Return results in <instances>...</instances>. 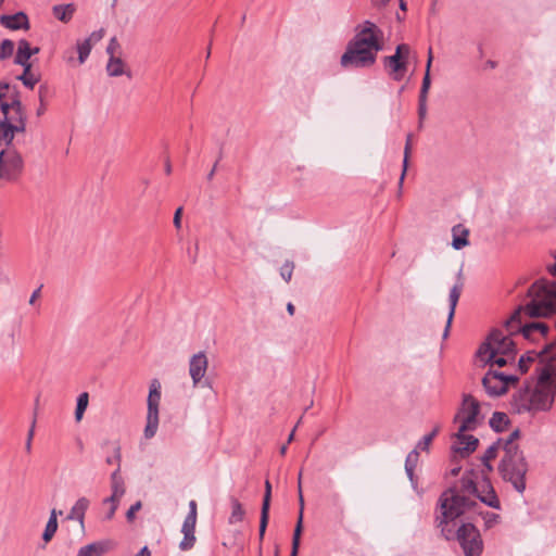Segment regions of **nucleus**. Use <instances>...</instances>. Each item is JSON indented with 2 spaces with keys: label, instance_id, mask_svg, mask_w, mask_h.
<instances>
[{
  "label": "nucleus",
  "instance_id": "obj_62",
  "mask_svg": "<svg viewBox=\"0 0 556 556\" xmlns=\"http://www.w3.org/2000/svg\"><path fill=\"white\" fill-rule=\"evenodd\" d=\"M117 507H118V506H116V505H112V506H111V508L109 509V513H108V515H106V518H108V519H111V518L114 516V514H115V511H116Z\"/></svg>",
  "mask_w": 556,
  "mask_h": 556
},
{
  "label": "nucleus",
  "instance_id": "obj_42",
  "mask_svg": "<svg viewBox=\"0 0 556 556\" xmlns=\"http://www.w3.org/2000/svg\"><path fill=\"white\" fill-rule=\"evenodd\" d=\"M430 87H431L430 74L425 73V76H424V79H422V84H421V88H420L419 99H424V100L428 99V92L430 90Z\"/></svg>",
  "mask_w": 556,
  "mask_h": 556
},
{
  "label": "nucleus",
  "instance_id": "obj_26",
  "mask_svg": "<svg viewBox=\"0 0 556 556\" xmlns=\"http://www.w3.org/2000/svg\"><path fill=\"white\" fill-rule=\"evenodd\" d=\"M106 552V543L94 542L83 546L77 556H102Z\"/></svg>",
  "mask_w": 556,
  "mask_h": 556
},
{
  "label": "nucleus",
  "instance_id": "obj_51",
  "mask_svg": "<svg viewBox=\"0 0 556 556\" xmlns=\"http://www.w3.org/2000/svg\"><path fill=\"white\" fill-rule=\"evenodd\" d=\"M181 214H182V207H178L174 214V226L177 229H180V227H181Z\"/></svg>",
  "mask_w": 556,
  "mask_h": 556
},
{
  "label": "nucleus",
  "instance_id": "obj_57",
  "mask_svg": "<svg viewBox=\"0 0 556 556\" xmlns=\"http://www.w3.org/2000/svg\"><path fill=\"white\" fill-rule=\"evenodd\" d=\"M38 409H39V396H37L35 400V406H34V412H33V419H35V424L37 422Z\"/></svg>",
  "mask_w": 556,
  "mask_h": 556
},
{
  "label": "nucleus",
  "instance_id": "obj_13",
  "mask_svg": "<svg viewBox=\"0 0 556 556\" xmlns=\"http://www.w3.org/2000/svg\"><path fill=\"white\" fill-rule=\"evenodd\" d=\"M463 289H464L463 273H462V270H459L458 275H457V281L452 287V289L450 290V294H448L450 312H448V316H447L446 326H445V329L443 332V339H446L450 334L451 325H452V321H453V318L455 315V309H456L457 303L459 301Z\"/></svg>",
  "mask_w": 556,
  "mask_h": 556
},
{
  "label": "nucleus",
  "instance_id": "obj_11",
  "mask_svg": "<svg viewBox=\"0 0 556 556\" xmlns=\"http://www.w3.org/2000/svg\"><path fill=\"white\" fill-rule=\"evenodd\" d=\"M1 111L3 117L10 121L12 128L16 132H24L26 129V116L22 102L18 99H14L11 103H1Z\"/></svg>",
  "mask_w": 556,
  "mask_h": 556
},
{
  "label": "nucleus",
  "instance_id": "obj_60",
  "mask_svg": "<svg viewBox=\"0 0 556 556\" xmlns=\"http://www.w3.org/2000/svg\"><path fill=\"white\" fill-rule=\"evenodd\" d=\"M136 556H151V553L147 546L142 547Z\"/></svg>",
  "mask_w": 556,
  "mask_h": 556
},
{
  "label": "nucleus",
  "instance_id": "obj_58",
  "mask_svg": "<svg viewBox=\"0 0 556 556\" xmlns=\"http://www.w3.org/2000/svg\"><path fill=\"white\" fill-rule=\"evenodd\" d=\"M9 89V84L0 83V100L5 97V92Z\"/></svg>",
  "mask_w": 556,
  "mask_h": 556
},
{
  "label": "nucleus",
  "instance_id": "obj_31",
  "mask_svg": "<svg viewBox=\"0 0 556 556\" xmlns=\"http://www.w3.org/2000/svg\"><path fill=\"white\" fill-rule=\"evenodd\" d=\"M244 514L245 511L241 503L237 498L231 497V514L229 516V523L233 525L242 521Z\"/></svg>",
  "mask_w": 556,
  "mask_h": 556
},
{
  "label": "nucleus",
  "instance_id": "obj_9",
  "mask_svg": "<svg viewBox=\"0 0 556 556\" xmlns=\"http://www.w3.org/2000/svg\"><path fill=\"white\" fill-rule=\"evenodd\" d=\"M24 170V159L16 149L0 152V176L9 181H16Z\"/></svg>",
  "mask_w": 556,
  "mask_h": 556
},
{
  "label": "nucleus",
  "instance_id": "obj_30",
  "mask_svg": "<svg viewBox=\"0 0 556 556\" xmlns=\"http://www.w3.org/2000/svg\"><path fill=\"white\" fill-rule=\"evenodd\" d=\"M15 132L16 131L12 128L10 121H7L3 117V121H0V143L4 141L7 144H11Z\"/></svg>",
  "mask_w": 556,
  "mask_h": 556
},
{
  "label": "nucleus",
  "instance_id": "obj_35",
  "mask_svg": "<svg viewBox=\"0 0 556 556\" xmlns=\"http://www.w3.org/2000/svg\"><path fill=\"white\" fill-rule=\"evenodd\" d=\"M89 395L87 392H83L77 397L76 410H75V419L76 421H80L83 419L84 413L88 407Z\"/></svg>",
  "mask_w": 556,
  "mask_h": 556
},
{
  "label": "nucleus",
  "instance_id": "obj_19",
  "mask_svg": "<svg viewBox=\"0 0 556 556\" xmlns=\"http://www.w3.org/2000/svg\"><path fill=\"white\" fill-rule=\"evenodd\" d=\"M453 241L452 247L455 250H460L469 244L468 236L469 230L462 224L455 225L452 228Z\"/></svg>",
  "mask_w": 556,
  "mask_h": 556
},
{
  "label": "nucleus",
  "instance_id": "obj_29",
  "mask_svg": "<svg viewBox=\"0 0 556 556\" xmlns=\"http://www.w3.org/2000/svg\"><path fill=\"white\" fill-rule=\"evenodd\" d=\"M125 63L118 56L109 58V62L106 64L108 75L111 77H118L125 74Z\"/></svg>",
  "mask_w": 556,
  "mask_h": 556
},
{
  "label": "nucleus",
  "instance_id": "obj_38",
  "mask_svg": "<svg viewBox=\"0 0 556 556\" xmlns=\"http://www.w3.org/2000/svg\"><path fill=\"white\" fill-rule=\"evenodd\" d=\"M76 48L78 52V63L84 64L88 59L92 48L90 47L89 42H86L85 40L78 41Z\"/></svg>",
  "mask_w": 556,
  "mask_h": 556
},
{
  "label": "nucleus",
  "instance_id": "obj_4",
  "mask_svg": "<svg viewBox=\"0 0 556 556\" xmlns=\"http://www.w3.org/2000/svg\"><path fill=\"white\" fill-rule=\"evenodd\" d=\"M382 38L383 33L375 23L365 21L358 25L341 56V66L348 70L371 66L383 48Z\"/></svg>",
  "mask_w": 556,
  "mask_h": 556
},
{
  "label": "nucleus",
  "instance_id": "obj_5",
  "mask_svg": "<svg viewBox=\"0 0 556 556\" xmlns=\"http://www.w3.org/2000/svg\"><path fill=\"white\" fill-rule=\"evenodd\" d=\"M479 402L472 395L465 394L453 420L455 425H458L452 446L454 457L465 458L476 451L479 440L473 435L466 434V432L477 428L479 425Z\"/></svg>",
  "mask_w": 556,
  "mask_h": 556
},
{
  "label": "nucleus",
  "instance_id": "obj_3",
  "mask_svg": "<svg viewBox=\"0 0 556 556\" xmlns=\"http://www.w3.org/2000/svg\"><path fill=\"white\" fill-rule=\"evenodd\" d=\"M544 364L539 369V376L533 389L527 387L514 395L513 408L521 414H535L549 410L556 395V343L548 345Z\"/></svg>",
  "mask_w": 556,
  "mask_h": 556
},
{
  "label": "nucleus",
  "instance_id": "obj_23",
  "mask_svg": "<svg viewBox=\"0 0 556 556\" xmlns=\"http://www.w3.org/2000/svg\"><path fill=\"white\" fill-rule=\"evenodd\" d=\"M111 489L113 494V500H121L125 494V484L122 476L119 475V466L116 470L111 475Z\"/></svg>",
  "mask_w": 556,
  "mask_h": 556
},
{
  "label": "nucleus",
  "instance_id": "obj_16",
  "mask_svg": "<svg viewBox=\"0 0 556 556\" xmlns=\"http://www.w3.org/2000/svg\"><path fill=\"white\" fill-rule=\"evenodd\" d=\"M301 477L302 473L299 475V502H300V513L298 522L293 532L292 538V548H291V555L290 556H298L300 542H301V534L303 530V509H304V500L302 495V486H301Z\"/></svg>",
  "mask_w": 556,
  "mask_h": 556
},
{
  "label": "nucleus",
  "instance_id": "obj_48",
  "mask_svg": "<svg viewBox=\"0 0 556 556\" xmlns=\"http://www.w3.org/2000/svg\"><path fill=\"white\" fill-rule=\"evenodd\" d=\"M142 507V504L140 501L132 504L129 509L126 513V518L128 521H132L135 519V515L137 511H139Z\"/></svg>",
  "mask_w": 556,
  "mask_h": 556
},
{
  "label": "nucleus",
  "instance_id": "obj_14",
  "mask_svg": "<svg viewBox=\"0 0 556 556\" xmlns=\"http://www.w3.org/2000/svg\"><path fill=\"white\" fill-rule=\"evenodd\" d=\"M207 365V357L203 352H199L191 357L189 363V374L191 376L193 386H198L202 378L205 376Z\"/></svg>",
  "mask_w": 556,
  "mask_h": 556
},
{
  "label": "nucleus",
  "instance_id": "obj_1",
  "mask_svg": "<svg viewBox=\"0 0 556 556\" xmlns=\"http://www.w3.org/2000/svg\"><path fill=\"white\" fill-rule=\"evenodd\" d=\"M555 263L547 270L556 276ZM527 302L519 306L505 324V330H493L477 351V358L485 366L497 355L511 356L515 359L516 346L520 340L540 344L548 334V326L543 321L522 323L521 316L547 317L556 312V281L546 279L535 281L527 293Z\"/></svg>",
  "mask_w": 556,
  "mask_h": 556
},
{
  "label": "nucleus",
  "instance_id": "obj_12",
  "mask_svg": "<svg viewBox=\"0 0 556 556\" xmlns=\"http://www.w3.org/2000/svg\"><path fill=\"white\" fill-rule=\"evenodd\" d=\"M543 343V348L540 351H528L525 355H522L518 362V368L521 374H526L529 370L530 364L534 363L536 359H539L538 366H536V374L539 375L540 367L544 364L545 358L547 356L546 349L548 345L556 343V340L548 341L547 338L545 341H541Z\"/></svg>",
  "mask_w": 556,
  "mask_h": 556
},
{
  "label": "nucleus",
  "instance_id": "obj_34",
  "mask_svg": "<svg viewBox=\"0 0 556 556\" xmlns=\"http://www.w3.org/2000/svg\"><path fill=\"white\" fill-rule=\"evenodd\" d=\"M508 421V417L505 413L495 412L490 419V426L496 432H501L505 429Z\"/></svg>",
  "mask_w": 556,
  "mask_h": 556
},
{
  "label": "nucleus",
  "instance_id": "obj_53",
  "mask_svg": "<svg viewBox=\"0 0 556 556\" xmlns=\"http://www.w3.org/2000/svg\"><path fill=\"white\" fill-rule=\"evenodd\" d=\"M114 462L117 463V466L119 465L121 466V453H119V448L116 450V454L112 457H108L106 458V463L108 464H113Z\"/></svg>",
  "mask_w": 556,
  "mask_h": 556
},
{
  "label": "nucleus",
  "instance_id": "obj_63",
  "mask_svg": "<svg viewBox=\"0 0 556 556\" xmlns=\"http://www.w3.org/2000/svg\"><path fill=\"white\" fill-rule=\"evenodd\" d=\"M216 168H217V162L214 164L213 168L211 169V172L208 173L207 175V179L208 180H212L214 175H215V172H216Z\"/></svg>",
  "mask_w": 556,
  "mask_h": 556
},
{
  "label": "nucleus",
  "instance_id": "obj_61",
  "mask_svg": "<svg viewBox=\"0 0 556 556\" xmlns=\"http://www.w3.org/2000/svg\"><path fill=\"white\" fill-rule=\"evenodd\" d=\"M119 501H121V500H113V494H112L110 497H108V498H105V500H104V503H110V504H111V506H112V505H116V506H118Z\"/></svg>",
  "mask_w": 556,
  "mask_h": 556
},
{
  "label": "nucleus",
  "instance_id": "obj_8",
  "mask_svg": "<svg viewBox=\"0 0 556 556\" xmlns=\"http://www.w3.org/2000/svg\"><path fill=\"white\" fill-rule=\"evenodd\" d=\"M161 402V383L153 379L150 383L149 395L147 400L148 413L147 425L143 431L146 439H152L159 428V406Z\"/></svg>",
  "mask_w": 556,
  "mask_h": 556
},
{
  "label": "nucleus",
  "instance_id": "obj_15",
  "mask_svg": "<svg viewBox=\"0 0 556 556\" xmlns=\"http://www.w3.org/2000/svg\"><path fill=\"white\" fill-rule=\"evenodd\" d=\"M383 64L392 79L401 80L407 71L408 63L395 52L393 55L384 56Z\"/></svg>",
  "mask_w": 556,
  "mask_h": 556
},
{
  "label": "nucleus",
  "instance_id": "obj_6",
  "mask_svg": "<svg viewBox=\"0 0 556 556\" xmlns=\"http://www.w3.org/2000/svg\"><path fill=\"white\" fill-rule=\"evenodd\" d=\"M476 479V471L468 470L444 492H451L454 495H459V497L464 496L468 498L471 503L466 508V514L476 511L477 508H479L478 500L491 508L500 509L501 503L491 483L484 481L479 489Z\"/></svg>",
  "mask_w": 556,
  "mask_h": 556
},
{
  "label": "nucleus",
  "instance_id": "obj_43",
  "mask_svg": "<svg viewBox=\"0 0 556 556\" xmlns=\"http://www.w3.org/2000/svg\"><path fill=\"white\" fill-rule=\"evenodd\" d=\"M105 36V29L100 28L96 31H92L88 38L85 39L86 42H89L90 47L92 48L96 43H98L100 40L103 39Z\"/></svg>",
  "mask_w": 556,
  "mask_h": 556
},
{
  "label": "nucleus",
  "instance_id": "obj_10",
  "mask_svg": "<svg viewBox=\"0 0 556 556\" xmlns=\"http://www.w3.org/2000/svg\"><path fill=\"white\" fill-rule=\"evenodd\" d=\"M518 378L514 375H505L501 371L489 369L482 378V386L490 396H500L504 394L509 384H514Z\"/></svg>",
  "mask_w": 556,
  "mask_h": 556
},
{
  "label": "nucleus",
  "instance_id": "obj_33",
  "mask_svg": "<svg viewBox=\"0 0 556 556\" xmlns=\"http://www.w3.org/2000/svg\"><path fill=\"white\" fill-rule=\"evenodd\" d=\"M412 138H413L412 134H408L407 137H406V143H405V148H404L403 170H402V174H401V177H400V181H399L400 190L402 189V186H403V182H404V178H405V175H406V170H407V167H408V160H409L410 152H412Z\"/></svg>",
  "mask_w": 556,
  "mask_h": 556
},
{
  "label": "nucleus",
  "instance_id": "obj_47",
  "mask_svg": "<svg viewBox=\"0 0 556 556\" xmlns=\"http://www.w3.org/2000/svg\"><path fill=\"white\" fill-rule=\"evenodd\" d=\"M511 359V356L507 355H497L495 358H493L492 362L488 363L486 365H490L491 367L494 365H497L498 367L505 366L509 361Z\"/></svg>",
  "mask_w": 556,
  "mask_h": 556
},
{
  "label": "nucleus",
  "instance_id": "obj_39",
  "mask_svg": "<svg viewBox=\"0 0 556 556\" xmlns=\"http://www.w3.org/2000/svg\"><path fill=\"white\" fill-rule=\"evenodd\" d=\"M14 52V42L10 39H4L0 45V60L10 58Z\"/></svg>",
  "mask_w": 556,
  "mask_h": 556
},
{
  "label": "nucleus",
  "instance_id": "obj_28",
  "mask_svg": "<svg viewBox=\"0 0 556 556\" xmlns=\"http://www.w3.org/2000/svg\"><path fill=\"white\" fill-rule=\"evenodd\" d=\"M197 507L195 501L189 502V513L184 520L181 531H194L198 516Z\"/></svg>",
  "mask_w": 556,
  "mask_h": 556
},
{
  "label": "nucleus",
  "instance_id": "obj_41",
  "mask_svg": "<svg viewBox=\"0 0 556 556\" xmlns=\"http://www.w3.org/2000/svg\"><path fill=\"white\" fill-rule=\"evenodd\" d=\"M294 269V263L291 261H287L280 268V275L286 282L291 280L292 274Z\"/></svg>",
  "mask_w": 556,
  "mask_h": 556
},
{
  "label": "nucleus",
  "instance_id": "obj_18",
  "mask_svg": "<svg viewBox=\"0 0 556 556\" xmlns=\"http://www.w3.org/2000/svg\"><path fill=\"white\" fill-rule=\"evenodd\" d=\"M0 24L13 30L29 28L28 17L24 12H17L13 15H1Z\"/></svg>",
  "mask_w": 556,
  "mask_h": 556
},
{
  "label": "nucleus",
  "instance_id": "obj_7",
  "mask_svg": "<svg viewBox=\"0 0 556 556\" xmlns=\"http://www.w3.org/2000/svg\"><path fill=\"white\" fill-rule=\"evenodd\" d=\"M498 472L502 479L511 483L518 493L526 490V475L528 472V463L523 452L519 447H511L504 452L498 465Z\"/></svg>",
  "mask_w": 556,
  "mask_h": 556
},
{
  "label": "nucleus",
  "instance_id": "obj_54",
  "mask_svg": "<svg viewBox=\"0 0 556 556\" xmlns=\"http://www.w3.org/2000/svg\"><path fill=\"white\" fill-rule=\"evenodd\" d=\"M432 60H433L432 49L429 48L428 60H427L426 72L425 73L430 74V68H431Z\"/></svg>",
  "mask_w": 556,
  "mask_h": 556
},
{
  "label": "nucleus",
  "instance_id": "obj_32",
  "mask_svg": "<svg viewBox=\"0 0 556 556\" xmlns=\"http://www.w3.org/2000/svg\"><path fill=\"white\" fill-rule=\"evenodd\" d=\"M418 459L419 452L417 451V448H415L410 453H408L405 460V471L412 482L414 481V470L418 464Z\"/></svg>",
  "mask_w": 556,
  "mask_h": 556
},
{
  "label": "nucleus",
  "instance_id": "obj_64",
  "mask_svg": "<svg viewBox=\"0 0 556 556\" xmlns=\"http://www.w3.org/2000/svg\"><path fill=\"white\" fill-rule=\"evenodd\" d=\"M460 469H462V468H460L459 466L452 468V469H451V476H453V477L458 476V475H459V472H460Z\"/></svg>",
  "mask_w": 556,
  "mask_h": 556
},
{
  "label": "nucleus",
  "instance_id": "obj_27",
  "mask_svg": "<svg viewBox=\"0 0 556 556\" xmlns=\"http://www.w3.org/2000/svg\"><path fill=\"white\" fill-rule=\"evenodd\" d=\"M58 515H62V511L51 510L50 518L46 525V529L42 534V540L49 542L58 530Z\"/></svg>",
  "mask_w": 556,
  "mask_h": 556
},
{
  "label": "nucleus",
  "instance_id": "obj_59",
  "mask_svg": "<svg viewBox=\"0 0 556 556\" xmlns=\"http://www.w3.org/2000/svg\"><path fill=\"white\" fill-rule=\"evenodd\" d=\"M302 421V417L299 419L298 424L295 425V427L293 428V430L291 431V433L289 434V438H288V441L287 443H291L294 439V433H295V429L296 427L300 425V422Z\"/></svg>",
  "mask_w": 556,
  "mask_h": 556
},
{
  "label": "nucleus",
  "instance_id": "obj_21",
  "mask_svg": "<svg viewBox=\"0 0 556 556\" xmlns=\"http://www.w3.org/2000/svg\"><path fill=\"white\" fill-rule=\"evenodd\" d=\"M23 73L17 76V79L29 89H34L35 85L40 80V75L33 71V64L21 65Z\"/></svg>",
  "mask_w": 556,
  "mask_h": 556
},
{
  "label": "nucleus",
  "instance_id": "obj_52",
  "mask_svg": "<svg viewBox=\"0 0 556 556\" xmlns=\"http://www.w3.org/2000/svg\"><path fill=\"white\" fill-rule=\"evenodd\" d=\"M43 87H40L39 89V99H40V105L37 109V115L41 116L46 112V105L43 103Z\"/></svg>",
  "mask_w": 556,
  "mask_h": 556
},
{
  "label": "nucleus",
  "instance_id": "obj_56",
  "mask_svg": "<svg viewBox=\"0 0 556 556\" xmlns=\"http://www.w3.org/2000/svg\"><path fill=\"white\" fill-rule=\"evenodd\" d=\"M370 1H371V4L378 9L386 7L390 2V0H370Z\"/></svg>",
  "mask_w": 556,
  "mask_h": 556
},
{
  "label": "nucleus",
  "instance_id": "obj_17",
  "mask_svg": "<svg viewBox=\"0 0 556 556\" xmlns=\"http://www.w3.org/2000/svg\"><path fill=\"white\" fill-rule=\"evenodd\" d=\"M270 501H271V484L268 480H266L265 481L264 498H263V504H262V509H261L260 530H258L261 540H263L267 525H268Z\"/></svg>",
  "mask_w": 556,
  "mask_h": 556
},
{
  "label": "nucleus",
  "instance_id": "obj_24",
  "mask_svg": "<svg viewBox=\"0 0 556 556\" xmlns=\"http://www.w3.org/2000/svg\"><path fill=\"white\" fill-rule=\"evenodd\" d=\"M500 450H503L502 441L497 440L492 445H490L488 447V450L485 451V453L482 455L481 462H482V464L485 467L488 472H491L493 470V467L491 465V460L494 459L497 456Z\"/></svg>",
  "mask_w": 556,
  "mask_h": 556
},
{
  "label": "nucleus",
  "instance_id": "obj_25",
  "mask_svg": "<svg viewBox=\"0 0 556 556\" xmlns=\"http://www.w3.org/2000/svg\"><path fill=\"white\" fill-rule=\"evenodd\" d=\"M52 11L55 18L63 23H67L73 17V14L75 12V5L73 3L58 4L53 7Z\"/></svg>",
  "mask_w": 556,
  "mask_h": 556
},
{
  "label": "nucleus",
  "instance_id": "obj_37",
  "mask_svg": "<svg viewBox=\"0 0 556 556\" xmlns=\"http://www.w3.org/2000/svg\"><path fill=\"white\" fill-rule=\"evenodd\" d=\"M519 438H520V430L515 429L513 432L509 433L507 439H498V441H502L503 451L506 452L508 450L509 445L511 447H519L517 444V440H519Z\"/></svg>",
  "mask_w": 556,
  "mask_h": 556
},
{
  "label": "nucleus",
  "instance_id": "obj_45",
  "mask_svg": "<svg viewBox=\"0 0 556 556\" xmlns=\"http://www.w3.org/2000/svg\"><path fill=\"white\" fill-rule=\"evenodd\" d=\"M427 115V100L418 99V117H419V127L422 126V121Z\"/></svg>",
  "mask_w": 556,
  "mask_h": 556
},
{
  "label": "nucleus",
  "instance_id": "obj_22",
  "mask_svg": "<svg viewBox=\"0 0 556 556\" xmlns=\"http://www.w3.org/2000/svg\"><path fill=\"white\" fill-rule=\"evenodd\" d=\"M30 45L27 40L21 39L17 43V51L15 53L14 63L17 65L31 64L30 60Z\"/></svg>",
  "mask_w": 556,
  "mask_h": 556
},
{
  "label": "nucleus",
  "instance_id": "obj_50",
  "mask_svg": "<svg viewBox=\"0 0 556 556\" xmlns=\"http://www.w3.org/2000/svg\"><path fill=\"white\" fill-rule=\"evenodd\" d=\"M431 435H425L418 443H417V451H428L430 444H431Z\"/></svg>",
  "mask_w": 556,
  "mask_h": 556
},
{
  "label": "nucleus",
  "instance_id": "obj_44",
  "mask_svg": "<svg viewBox=\"0 0 556 556\" xmlns=\"http://www.w3.org/2000/svg\"><path fill=\"white\" fill-rule=\"evenodd\" d=\"M121 52V45L116 37H112L109 41V45L106 47V53L112 56H116V53Z\"/></svg>",
  "mask_w": 556,
  "mask_h": 556
},
{
  "label": "nucleus",
  "instance_id": "obj_36",
  "mask_svg": "<svg viewBox=\"0 0 556 556\" xmlns=\"http://www.w3.org/2000/svg\"><path fill=\"white\" fill-rule=\"evenodd\" d=\"M483 519L485 529H491L500 521V515L491 511H482L479 508L475 511Z\"/></svg>",
  "mask_w": 556,
  "mask_h": 556
},
{
  "label": "nucleus",
  "instance_id": "obj_49",
  "mask_svg": "<svg viewBox=\"0 0 556 556\" xmlns=\"http://www.w3.org/2000/svg\"><path fill=\"white\" fill-rule=\"evenodd\" d=\"M35 428H36V424H35V419H33L31 424H30V428H29L28 433H27V440H26V444H25V448H26V451L28 453L31 450V442H33V439H34V435H35Z\"/></svg>",
  "mask_w": 556,
  "mask_h": 556
},
{
  "label": "nucleus",
  "instance_id": "obj_40",
  "mask_svg": "<svg viewBox=\"0 0 556 556\" xmlns=\"http://www.w3.org/2000/svg\"><path fill=\"white\" fill-rule=\"evenodd\" d=\"M184 533V539L179 544L181 551H189L193 547L195 543L194 531H181Z\"/></svg>",
  "mask_w": 556,
  "mask_h": 556
},
{
  "label": "nucleus",
  "instance_id": "obj_46",
  "mask_svg": "<svg viewBox=\"0 0 556 556\" xmlns=\"http://www.w3.org/2000/svg\"><path fill=\"white\" fill-rule=\"evenodd\" d=\"M395 52L402 56L403 60L408 62L410 56V48L406 43H401L396 47Z\"/></svg>",
  "mask_w": 556,
  "mask_h": 556
},
{
  "label": "nucleus",
  "instance_id": "obj_20",
  "mask_svg": "<svg viewBox=\"0 0 556 556\" xmlns=\"http://www.w3.org/2000/svg\"><path fill=\"white\" fill-rule=\"evenodd\" d=\"M90 505V502L87 497H79L74 506L71 508L68 514V519L78 521L81 526H84L85 514Z\"/></svg>",
  "mask_w": 556,
  "mask_h": 556
},
{
  "label": "nucleus",
  "instance_id": "obj_2",
  "mask_svg": "<svg viewBox=\"0 0 556 556\" xmlns=\"http://www.w3.org/2000/svg\"><path fill=\"white\" fill-rule=\"evenodd\" d=\"M471 502L451 492H443L438 501L437 527L446 540L456 539L465 556H480L483 543L479 530L471 522L460 518Z\"/></svg>",
  "mask_w": 556,
  "mask_h": 556
},
{
  "label": "nucleus",
  "instance_id": "obj_55",
  "mask_svg": "<svg viewBox=\"0 0 556 556\" xmlns=\"http://www.w3.org/2000/svg\"><path fill=\"white\" fill-rule=\"evenodd\" d=\"M41 288L42 286H40L39 288H37L30 295V299H29V304H34L36 302V300L40 296V292H41Z\"/></svg>",
  "mask_w": 556,
  "mask_h": 556
}]
</instances>
